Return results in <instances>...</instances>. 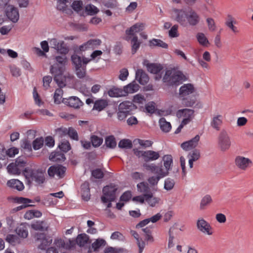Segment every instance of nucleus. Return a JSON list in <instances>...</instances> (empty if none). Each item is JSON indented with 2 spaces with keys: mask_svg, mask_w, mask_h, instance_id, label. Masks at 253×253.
I'll list each match as a JSON object with an SVG mask.
<instances>
[{
  "mask_svg": "<svg viewBox=\"0 0 253 253\" xmlns=\"http://www.w3.org/2000/svg\"><path fill=\"white\" fill-rule=\"evenodd\" d=\"M65 54H62V55L57 56L55 59L57 63L50 67V72L54 76V80L60 87L65 85L62 79L64 66L67 62Z\"/></svg>",
  "mask_w": 253,
  "mask_h": 253,
  "instance_id": "1",
  "label": "nucleus"
},
{
  "mask_svg": "<svg viewBox=\"0 0 253 253\" xmlns=\"http://www.w3.org/2000/svg\"><path fill=\"white\" fill-rule=\"evenodd\" d=\"M195 91L194 85L191 84H186L182 85L179 89V96L182 98V104L186 107H192L196 103V98L193 96L190 98L187 96L193 93Z\"/></svg>",
  "mask_w": 253,
  "mask_h": 253,
  "instance_id": "2",
  "label": "nucleus"
},
{
  "mask_svg": "<svg viewBox=\"0 0 253 253\" xmlns=\"http://www.w3.org/2000/svg\"><path fill=\"white\" fill-rule=\"evenodd\" d=\"M163 80L170 85H178L186 81V78L181 71L171 70L166 72Z\"/></svg>",
  "mask_w": 253,
  "mask_h": 253,
  "instance_id": "3",
  "label": "nucleus"
},
{
  "mask_svg": "<svg viewBox=\"0 0 253 253\" xmlns=\"http://www.w3.org/2000/svg\"><path fill=\"white\" fill-rule=\"evenodd\" d=\"M117 190V186L114 184H110L104 186L102 190L103 195L101 197V202L105 204L107 203V201H114L116 198Z\"/></svg>",
  "mask_w": 253,
  "mask_h": 253,
  "instance_id": "4",
  "label": "nucleus"
},
{
  "mask_svg": "<svg viewBox=\"0 0 253 253\" xmlns=\"http://www.w3.org/2000/svg\"><path fill=\"white\" fill-rule=\"evenodd\" d=\"M155 159H147V161L143 164V167L147 170H150L151 172L156 174L160 177H164L168 174V172L165 171L162 168V167L157 166L150 163V160Z\"/></svg>",
  "mask_w": 253,
  "mask_h": 253,
  "instance_id": "5",
  "label": "nucleus"
},
{
  "mask_svg": "<svg viewBox=\"0 0 253 253\" xmlns=\"http://www.w3.org/2000/svg\"><path fill=\"white\" fill-rule=\"evenodd\" d=\"M26 162L23 159H16L15 163L8 165L7 169L8 173L13 174H19L26 166Z\"/></svg>",
  "mask_w": 253,
  "mask_h": 253,
  "instance_id": "6",
  "label": "nucleus"
},
{
  "mask_svg": "<svg viewBox=\"0 0 253 253\" xmlns=\"http://www.w3.org/2000/svg\"><path fill=\"white\" fill-rule=\"evenodd\" d=\"M45 169L40 168L32 170L30 178L38 184H42L45 181Z\"/></svg>",
  "mask_w": 253,
  "mask_h": 253,
  "instance_id": "7",
  "label": "nucleus"
},
{
  "mask_svg": "<svg viewBox=\"0 0 253 253\" xmlns=\"http://www.w3.org/2000/svg\"><path fill=\"white\" fill-rule=\"evenodd\" d=\"M218 145L222 151H226L231 146L230 138L225 130L220 132L218 136Z\"/></svg>",
  "mask_w": 253,
  "mask_h": 253,
  "instance_id": "8",
  "label": "nucleus"
},
{
  "mask_svg": "<svg viewBox=\"0 0 253 253\" xmlns=\"http://www.w3.org/2000/svg\"><path fill=\"white\" fill-rule=\"evenodd\" d=\"M66 168L60 165H55L50 166L47 170V173L50 177H54L56 175L58 178H62L65 175Z\"/></svg>",
  "mask_w": 253,
  "mask_h": 253,
  "instance_id": "9",
  "label": "nucleus"
},
{
  "mask_svg": "<svg viewBox=\"0 0 253 253\" xmlns=\"http://www.w3.org/2000/svg\"><path fill=\"white\" fill-rule=\"evenodd\" d=\"M172 17L174 20L183 26H186L187 12L182 9H172Z\"/></svg>",
  "mask_w": 253,
  "mask_h": 253,
  "instance_id": "10",
  "label": "nucleus"
},
{
  "mask_svg": "<svg viewBox=\"0 0 253 253\" xmlns=\"http://www.w3.org/2000/svg\"><path fill=\"white\" fill-rule=\"evenodd\" d=\"M200 20V16L195 10L190 9L187 11L186 25L188 24L191 26H197Z\"/></svg>",
  "mask_w": 253,
  "mask_h": 253,
  "instance_id": "11",
  "label": "nucleus"
},
{
  "mask_svg": "<svg viewBox=\"0 0 253 253\" xmlns=\"http://www.w3.org/2000/svg\"><path fill=\"white\" fill-rule=\"evenodd\" d=\"M36 241L40 242L38 248L44 250L52 243V240L46 238V235L43 233H37L35 235Z\"/></svg>",
  "mask_w": 253,
  "mask_h": 253,
  "instance_id": "12",
  "label": "nucleus"
},
{
  "mask_svg": "<svg viewBox=\"0 0 253 253\" xmlns=\"http://www.w3.org/2000/svg\"><path fill=\"white\" fill-rule=\"evenodd\" d=\"M101 41L99 39H91L84 42L79 47L80 52L85 51L88 50H93L98 47L101 43Z\"/></svg>",
  "mask_w": 253,
  "mask_h": 253,
  "instance_id": "13",
  "label": "nucleus"
},
{
  "mask_svg": "<svg viewBox=\"0 0 253 253\" xmlns=\"http://www.w3.org/2000/svg\"><path fill=\"white\" fill-rule=\"evenodd\" d=\"M133 151L134 155L139 158L142 157L143 158H159L160 157L159 152L152 150L143 151L137 148H134L133 149Z\"/></svg>",
  "mask_w": 253,
  "mask_h": 253,
  "instance_id": "14",
  "label": "nucleus"
},
{
  "mask_svg": "<svg viewBox=\"0 0 253 253\" xmlns=\"http://www.w3.org/2000/svg\"><path fill=\"white\" fill-rule=\"evenodd\" d=\"M49 42L51 47L55 49L61 54H66L68 52L69 49L63 41H58L56 39H52Z\"/></svg>",
  "mask_w": 253,
  "mask_h": 253,
  "instance_id": "15",
  "label": "nucleus"
},
{
  "mask_svg": "<svg viewBox=\"0 0 253 253\" xmlns=\"http://www.w3.org/2000/svg\"><path fill=\"white\" fill-rule=\"evenodd\" d=\"M197 227L198 230L203 233L209 235L212 234L211 225L202 218L198 219L197 221Z\"/></svg>",
  "mask_w": 253,
  "mask_h": 253,
  "instance_id": "16",
  "label": "nucleus"
},
{
  "mask_svg": "<svg viewBox=\"0 0 253 253\" xmlns=\"http://www.w3.org/2000/svg\"><path fill=\"white\" fill-rule=\"evenodd\" d=\"M54 244L59 248L71 249L75 247V241L74 240H64L61 239H57L54 240Z\"/></svg>",
  "mask_w": 253,
  "mask_h": 253,
  "instance_id": "17",
  "label": "nucleus"
},
{
  "mask_svg": "<svg viewBox=\"0 0 253 253\" xmlns=\"http://www.w3.org/2000/svg\"><path fill=\"white\" fill-rule=\"evenodd\" d=\"M194 110L190 109H183L179 110L176 113L178 118H183L182 121L186 120L187 124L189 123L194 117Z\"/></svg>",
  "mask_w": 253,
  "mask_h": 253,
  "instance_id": "18",
  "label": "nucleus"
},
{
  "mask_svg": "<svg viewBox=\"0 0 253 253\" xmlns=\"http://www.w3.org/2000/svg\"><path fill=\"white\" fill-rule=\"evenodd\" d=\"M7 17L13 22L15 23L18 21L19 18V12L17 8L12 6H8L6 10Z\"/></svg>",
  "mask_w": 253,
  "mask_h": 253,
  "instance_id": "19",
  "label": "nucleus"
},
{
  "mask_svg": "<svg viewBox=\"0 0 253 253\" xmlns=\"http://www.w3.org/2000/svg\"><path fill=\"white\" fill-rule=\"evenodd\" d=\"M199 140L200 136L199 135H197L191 140L182 143L181 147L185 150H190L195 148L198 145Z\"/></svg>",
  "mask_w": 253,
  "mask_h": 253,
  "instance_id": "20",
  "label": "nucleus"
},
{
  "mask_svg": "<svg viewBox=\"0 0 253 253\" xmlns=\"http://www.w3.org/2000/svg\"><path fill=\"white\" fill-rule=\"evenodd\" d=\"M75 241V245L77 244L80 247H86L90 244L89 237L86 234H80L78 235Z\"/></svg>",
  "mask_w": 253,
  "mask_h": 253,
  "instance_id": "21",
  "label": "nucleus"
},
{
  "mask_svg": "<svg viewBox=\"0 0 253 253\" xmlns=\"http://www.w3.org/2000/svg\"><path fill=\"white\" fill-rule=\"evenodd\" d=\"M90 62V60L88 58L83 57V65L81 67H76L75 68L76 75L77 77L80 79H82L85 77L86 74V66L87 63Z\"/></svg>",
  "mask_w": 253,
  "mask_h": 253,
  "instance_id": "22",
  "label": "nucleus"
},
{
  "mask_svg": "<svg viewBox=\"0 0 253 253\" xmlns=\"http://www.w3.org/2000/svg\"><path fill=\"white\" fill-rule=\"evenodd\" d=\"M135 79L142 85L146 84L149 81L148 75L141 69H138L136 71Z\"/></svg>",
  "mask_w": 253,
  "mask_h": 253,
  "instance_id": "23",
  "label": "nucleus"
},
{
  "mask_svg": "<svg viewBox=\"0 0 253 253\" xmlns=\"http://www.w3.org/2000/svg\"><path fill=\"white\" fill-rule=\"evenodd\" d=\"M144 28V25L142 23H137L131 26L129 29L126 31V35L128 36H134L136 33L142 31Z\"/></svg>",
  "mask_w": 253,
  "mask_h": 253,
  "instance_id": "24",
  "label": "nucleus"
},
{
  "mask_svg": "<svg viewBox=\"0 0 253 253\" xmlns=\"http://www.w3.org/2000/svg\"><path fill=\"white\" fill-rule=\"evenodd\" d=\"M81 194L83 199L87 201L89 200L90 197L89 184L88 182H84L81 187Z\"/></svg>",
  "mask_w": 253,
  "mask_h": 253,
  "instance_id": "25",
  "label": "nucleus"
},
{
  "mask_svg": "<svg viewBox=\"0 0 253 253\" xmlns=\"http://www.w3.org/2000/svg\"><path fill=\"white\" fill-rule=\"evenodd\" d=\"M223 116L221 115H215L213 117L211 122V126L216 130L220 129V126L222 124Z\"/></svg>",
  "mask_w": 253,
  "mask_h": 253,
  "instance_id": "26",
  "label": "nucleus"
},
{
  "mask_svg": "<svg viewBox=\"0 0 253 253\" xmlns=\"http://www.w3.org/2000/svg\"><path fill=\"white\" fill-rule=\"evenodd\" d=\"M69 106L74 108H79L83 104V102L80 99L76 96H72L69 97L65 101Z\"/></svg>",
  "mask_w": 253,
  "mask_h": 253,
  "instance_id": "27",
  "label": "nucleus"
},
{
  "mask_svg": "<svg viewBox=\"0 0 253 253\" xmlns=\"http://www.w3.org/2000/svg\"><path fill=\"white\" fill-rule=\"evenodd\" d=\"M139 85L135 83L132 82L129 84L127 85L124 87L123 91L124 93L126 95L128 93H133L137 91L139 89Z\"/></svg>",
  "mask_w": 253,
  "mask_h": 253,
  "instance_id": "28",
  "label": "nucleus"
},
{
  "mask_svg": "<svg viewBox=\"0 0 253 253\" xmlns=\"http://www.w3.org/2000/svg\"><path fill=\"white\" fill-rule=\"evenodd\" d=\"M146 202L151 207H156L161 201V199L159 197L153 196L152 192L145 195Z\"/></svg>",
  "mask_w": 253,
  "mask_h": 253,
  "instance_id": "29",
  "label": "nucleus"
},
{
  "mask_svg": "<svg viewBox=\"0 0 253 253\" xmlns=\"http://www.w3.org/2000/svg\"><path fill=\"white\" fill-rule=\"evenodd\" d=\"M7 185L8 187L18 191H22L24 188L23 183L18 179L9 180L7 181Z\"/></svg>",
  "mask_w": 253,
  "mask_h": 253,
  "instance_id": "30",
  "label": "nucleus"
},
{
  "mask_svg": "<svg viewBox=\"0 0 253 253\" xmlns=\"http://www.w3.org/2000/svg\"><path fill=\"white\" fill-rule=\"evenodd\" d=\"M118 107L123 110V111L126 112V113L130 115L131 111L133 109L134 105L131 102L125 101L121 103Z\"/></svg>",
  "mask_w": 253,
  "mask_h": 253,
  "instance_id": "31",
  "label": "nucleus"
},
{
  "mask_svg": "<svg viewBox=\"0 0 253 253\" xmlns=\"http://www.w3.org/2000/svg\"><path fill=\"white\" fill-rule=\"evenodd\" d=\"M17 235L21 238H26L28 235V230L27 225L21 224L18 226L16 230Z\"/></svg>",
  "mask_w": 253,
  "mask_h": 253,
  "instance_id": "32",
  "label": "nucleus"
},
{
  "mask_svg": "<svg viewBox=\"0 0 253 253\" xmlns=\"http://www.w3.org/2000/svg\"><path fill=\"white\" fill-rule=\"evenodd\" d=\"M105 145L108 148L115 149L117 146V142L115 136L113 135L106 136L105 138Z\"/></svg>",
  "mask_w": 253,
  "mask_h": 253,
  "instance_id": "33",
  "label": "nucleus"
},
{
  "mask_svg": "<svg viewBox=\"0 0 253 253\" xmlns=\"http://www.w3.org/2000/svg\"><path fill=\"white\" fill-rule=\"evenodd\" d=\"M137 190L142 193V195H147L151 193L150 188L146 182H142L137 185Z\"/></svg>",
  "mask_w": 253,
  "mask_h": 253,
  "instance_id": "34",
  "label": "nucleus"
},
{
  "mask_svg": "<svg viewBox=\"0 0 253 253\" xmlns=\"http://www.w3.org/2000/svg\"><path fill=\"white\" fill-rule=\"evenodd\" d=\"M177 229L174 227H171L169 232V240L168 247L169 249H170L174 247V243L173 240L174 239V236L177 234Z\"/></svg>",
  "mask_w": 253,
  "mask_h": 253,
  "instance_id": "35",
  "label": "nucleus"
},
{
  "mask_svg": "<svg viewBox=\"0 0 253 253\" xmlns=\"http://www.w3.org/2000/svg\"><path fill=\"white\" fill-rule=\"evenodd\" d=\"M90 141L93 147L98 148L102 144L103 138L95 134H91L90 136Z\"/></svg>",
  "mask_w": 253,
  "mask_h": 253,
  "instance_id": "36",
  "label": "nucleus"
},
{
  "mask_svg": "<svg viewBox=\"0 0 253 253\" xmlns=\"http://www.w3.org/2000/svg\"><path fill=\"white\" fill-rule=\"evenodd\" d=\"M236 165L241 169H245L252 165L250 159H235Z\"/></svg>",
  "mask_w": 253,
  "mask_h": 253,
  "instance_id": "37",
  "label": "nucleus"
},
{
  "mask_svg": "<svg viewBox=\"0 0 253 253\" xmlns=\"http://www.w3.org/2000/svg\"><path fill=\"white\" fill-rule=\"evenodd\" d=\"M159 125L161 130L165 132H169L171 128V126L170 123L167 122L165 118H161L159 121Z\"/></svg>",
  "mask_w": 253,
  "mask_h": 253,
  "instance_id": "38",
  "label": "nucleus"
},
{
  "mask_svg": "<svg viewBox=\"0 0 253 253\" xmlns=\"http://www.w3.org/2000/svg\"><path fill=\"white\" fill-rule=\"evenodd\" d=\"M212 202V199L211 195L207 194L204 196L201 200L200 204V209L204 210L206 207L209 206Z\"/></svg>",
  "mask_w": 253,
  "mask_h": 253,
  "instance_id": "39",
  "label": "nucleus"
},
{
  "mask_svg": "<svg viewBox=\"0 0 253 253\" xmlns=\"http://www.w3.org/2000/svg\"><path fill=\"white\" fill-rule=\"evenodd\" d=\"M108 105V102L106 100L99 99L94 102L93 109L100 111L107 107Z\"/></svg>",
  "mask_w": 253,
  "mask_h": 253,
  "instance_id": "40",
  "label": "nucleus"
},
{
  "mask_svg": "<svg viewBox=\"0 0 253 253\" xmlns=\"http://www.w3.org/2000/svg\"><path fill=\"white\" fill-rule=\"evenodd\" d=\"M108 94L111 97H118L125 95L123 89L118 88H112L108 91Z\"/></svg>",
  "mask_w": 253,
  "mask_h": 253,
  "instance_id": "41",
  "label": "nucleus"
},
{
  "mask_svg": "<svg viewBox=\"0 0 253 253\" xmlns=\"http://www.w3.org/2000/svg\"><path fill=\"white\" fill-rule=\"evenodd\" d=\"M20 147L21 149L25 151L31 153L32 152V145L31 142L27 139H23L20 141Z\"/></svg>",
  "mask_w": 253,
  "mask_h": 253,
  "instance_id": "42",
  "label": "nucleus"
},
{
  "mask_svg": "<svg viewBox=\"0 0 253 253\" xmlns=\"http://www.w3.org/2000/svg\"><path fill=\"white\" fill-rule=\"evenodd\" d=\"M149 44L150 46H158L164 48H167L168 47L167 43L159 39H153L150 41Z\"/></svg>",
  "mask_w": 253,
  "mask_h": 253,
  "instance_id": "43",
  "label": "nucleus"
},
{
  "mask_svg": "<svg viewBox=\"0 0 253 253\" xmlns=\"http://www.w3.org/2000/svg\"><path fill=\"white\" fill-rule=\"evenodd\" d=\"M44 144V139L42 137L36 138L32 142V148L35 150H38L42 148Z\"/></svg>",
  "mask_w": 253,
  "mask_h": 253,
  "instance_id": "44",
  "label": "nucleus"
},
{
  "mask_svg": "<svg viewBox=\"0 0 253 253\" xmlns=\"http://www.w3.org/2000/svg\"><path fill=\"white\" fill-rule=\"evenodd\" d=\"M71 61L75 68L81 67L83 65V58L82 59L81 57L77 54H74L72 55Z\"/></svg>",
  "mask_w": 253,
  "mask_h": 253,
  "instance_id": "45",
  "label": "nucleus"
},
{
  "mask_svg": "<svg viewBox=\"0 0 253 253\" xmlns=\"http://www.w3.org/2000/svg\"><path fill=\"white\" fill-rule=\"evenodd\" d=\"M118 147L122 149H131L132 147V143L129 139H123L119 142Z\"/></svg>",
  "mask_w": 253,
  "mask_h": 253,
  "instance_id": "46",
  "label": "nucleus"
},
{
  "mask_svg": "<svg viewBox=\"0 0 253 253\" xmlns=\"http://www.w3.org/2000/svg\"><path fill=\"white\" fill-rule=\"evenodd\" d=\"M147 70L153 74H158L162 70V67L160 65L155 63L148 64Z\"/></svg>",
  "mask_w": 253,
  "mask_h": 253,
  "instance_id": "47",
  "label": "nucleus"
},
{
  "mask_svg": "<svg viewBox=\"0 0 253 253\" xmlns=\"http://www.w3.org/2000/svg\"><path fill=\"white\" fill-rule=\"evenodd\" d=\"M58 147L63 153H66L71 149V145L68 140L62 141Z\"/></svg>",
  "mask_w": 253,
  "mask_h": 253,
  "instance_id": "48",
  "label": "nucleus"
},
{
  "mask_svg": "<svg viewBox=\"0 0 253 253\" xmlns=\"http://www.w3.org/2000/svg\"><path fill=\"white\" fill-rule=\"evenodd\" d=\"M134 143L139 144L143 148L149 147L152 146L153 142L149 140H143L139 138L135 139L133 141Z\"/></svg>",
  "mask_w": 253,
  "mask_h": 253,
  "instance_id": "49",
  "label": "nucleus"
},
{
  "mask_svg": "<svg viewBox=\"0 0 253 253\" xmlns=\"http://www.w3.org/2000/svg\"><path fill=\"white\" fill-rule=\"evenodd\" d=\"M58 85L60 87V88L55 90L53 97L54 102L56 104H59L61 102V100L62 97L63 93L62 89L61 88L63 86L60 87L58 84Z\"/></svg>",
  "mask_w": 253,
  "mask_h": 253,
  "instance_id": "50",
  "label": "nucleus"
},
{
  "mask_svg": "<svg viewBox=\"0 0 253 253\" xmlns=\"http://www.w3.org/2000/svg\"><path fill=\"white\" fill-rule=\"evenodd\" d=\"M196 37L198 42L201 45L203 46H207L209 44V41L204 34L202 33H199L197 34Z\"/></svg>",
  "mask_w": 253,
  "mask_h": 253,
  "instance_id": "51",
  "label": "nucleus"
},
{
  "mask_svg": "<svg viewBox=\"0 0 253 253\" xmlns=\"http://www.w3.org/2000/svg\"><path fill=\"white\" fill-rule=\"evenodd\" d=\"M132 53L134 54L140 47V43L138 41V38L136 36H133L131 40Z\"/></svg>",
  "mask_w": 253,
  "mask_h": 253,
  "instance_id": "52",
  "label": "nucleus"
},
{
  "mask_svg": "<svg viewBox=\"0 0 253 253\" xmlns=\"http://www.w3.org/2000/svg\"><path fill=\"white\" fill-rule=\"evenodd\" d=\"M105 241L102 239H97L94 243L92 244V248L94 251H97L98 249L101 247H103L105 245Z\"/></svg>",
  "mask_w": 253,
  "mask_h": 253,
  "instance_id": "53",
  "label": "nucleus"
},
{
  "mask_svg": "<svg viewBox=\"0 0 253 253\" xmlns=\"http://www.w3.org/2000/svg\"><path fill=\"white\" fill-rule=\"evenodd\" d=\"M67 134L69 137L75 140H79V136L77 131L73 127H70L67 129Z\"/></svg>",
  "mask_w": 253,
  "mask_h": 253,
  "instance_id": "54",
  "label": "nucleus"
},
{
  "mask_svg": "<svg viewBox=\"0 0 253 253\" xmlns=\"http://www.w3.org/2000/svg\"><path fill=\"white\" fill-rule=\"evenodd\" d=\"M174 184V180L168 178L165 180L164 188L167 191L170 190L173 188Z\"/></svg>",
  "mask_w": 253,
  "mask_h": 253,
  "instance_id": "55",
  "label": "nucleus"
},
{
  "mask_svg": "<svg viewBox=\"0 0 253 253\" xmlns=\"http://www.w3.org/2000/svg\"><path fill=\"white\" fill-rule=\"evenodd\" d=\"M130 115L129 114L126 113V112H124L119 107H118V110L117 112V119L120 121H125L126 118Z\"/></svg>",
  "mask_w": 253,
  "mask_h": 253,
  "instance_id": "56",
  "label": "nucleus"
},
{
  "mask_svg": "<svg viewBox=\"0 0 253 253\" xmlns=\"http://www.w3.org/2000/svg\"><path fill=\"white\" fill-rule=\"evenodd\" d=\"M5 240L11 245H15L19 242L17 236L15 235L12 234H8L5 238Z\"/></svg>",
  "mask_w": 253,
  "mask_h": 253,
  "instance_id": "57",
  "label": "nucleus"
},
{
  "mask_svg": "<svg viewBox=\"0 0 253 253\" xmlns=\"http://www.w3.org/2000/svg\"><path fill=\"white\" fill-rule=\"evenodd\" d=\"M85 10L88 14L93 15L99 11L98 8L92 4H88L85 6Z\"/></svg>",
  "mask_w": 253,
  "mask_h": 253,
  "instance_id": "58",
  "label": "nucleus"
},
{
  "mask_svg": "<svg viewBox=\"0 0 253 253\" xmlns=\"http://www.w3.org/2000/svg\"><path fill=\"white\" fill-rule=\"evenodd\" d=\"M178 26L177 25H173L169 32V35L170 38H176L179 36L178 33Z\"/></svg>",
  "mask_w": 253,
  "mask_h": 253,
  "instance_id": "59",
  "label": "nucleus"
},
{
  "mask_svg": "<svg viewBox=\"0 0 253 253\" xmlns=\"http://www.w3.org/2000/svg\"><path fill=\"white\" fill-rule=\"evenodd\" d=\"M19 153V149L14 147L10 148L6 150V156L10 158L14 157Z\"/></svg>",
  "mask_w": 253,
  "mask_h": 253,
  "instance_id": "60",
  "label": "nucleus"
},
{
  "mask_svg": "<svg viewBox=\"0 0 253 253\" xmlns=\"http://www.w3.org/2000/svg\"><path fill=\"white\" fill-rule=\"evenodd\" d=\"M68 0H58L57 4V8L59 10L65 11L67 7V3Z\"/></svg>",
  "mask_w": 253,
  "mask_h": 253,
  "instance_id": "61",
  "label": "nucleus"
},
{
  "mask_svg": "<svg viewBox=\"0 0 253 253\" xmlns=\"http://www.w3.org/2000/svg\"><path fill=\"white\" fill-rule=\"evenodd\" d=\"M67 128L66 127H59L55 130V135L59 137H62L67 134Z\"/></svg>",
  "mask_w": 253,
  "mask_h": 253,
  "instance_id": "62",
  "label": "nucleus"
},
{
  "mask_svg": "<svg viewBox=\"0 0 253 253\" xmlns=\"http://www.w3.org/2000/svg\"><path fill=\"white\" fill-rule=\"evenodd\" d=\"M43 223L44 222L42 221L37 222L36 223L32 224V227L35 230L44 231L46 229V227L43 226Z\"/></svg>",
  "mask_w": 253,
  "mask_h": 253,
  "instance_id": "63",
  "label": "nucleus"
},
{
  "mask_svg": "<svg viewBox=\"0 0 253 253\" xmlns=\"http://www.w3.org/2000/svg\"><path fill=\"white\" fill-rule=\"evenodd\" d=\"M83 3L82 0H75L72 5L73 9L77 12L80 11L83 7Z\"/></svg>",
  "mask_w": 253,
  "mask_h": 253,
  "instance_id": "64",
  "label": "nucleus"
}]
</instances>
